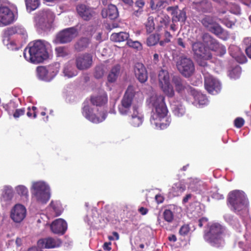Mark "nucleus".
Instances as JSON below:
<instances>
[{"label": "nucleus", "instance_id": "nucleus-5", "mask_svg": "<svg viewBox=\"0 0 251 251\" xmlns=\"http://www.w3.org/2000/svg\"><path fill=\"white\" fill-rule=\"evenodd\" d=\"M54 14L49 9L40 11L35 17V27L39 32L50 30L54 19Z\"/></svg>", "mask_w": 251, "mask_h": 251}, {"label": "nucleus", "instance_id": "nucleus-22", "mask_svg": "<svg viewBox=\"0 0 251 251\" xmlns=\"http://www.w3.org/2000/svg\"><path fill=\"white\" fill-rule=\"evenodd\" d=\"M136 77L141 83H144L148 79V74L144 65L140 63H136L134 67Z\"/></svg>", "mask_w": 251, "mask_h": 251}, {"label": "nucleus", "instance_id": "nucleus-60", "mask_svg": "<svg viewBox=\"0 0 251 251\" xmlns=\"http://www.w3.org/2000/svg\"><path fill=\"white\" fill-rule=\"evenodd\" d=\"M175 0H159L157 2V5L159 6H162L164 4H171L172 2H174Z\"/></svg>", "mask_w": 251, "mask_h": 251}, {"label": "nucleus", "instance_id": "nucleus-9", "mask_svg": "<svg viewBox=\"0 0 251 251\" xmlns=\"http://www.w3.org/2000/svg\"><path fill=\"white\" fill-rule=\"evenodd\" d=\"M59 65L56 64L54 65L49 66L48 67L43 66L38 67L37 68L38 77L46 81L51 80L59 72Z\"/></svg>", "mask_w": 251, "mask_h": 251}, {"label": "nucleus", "instance_id": "nucleus-1", "mask_svg": "<svg viewBox=\"0 0 251 251\" xmlns=\"http://www.w3.org/2000/svg\"><path fill=\"white\" fill-rule=\"evenodd\" d=\"M136 93L132 86H129L125 92L118 108L123 116L129 115V123L133 127H139L143 123L144 117L139 104L134 103Z\"/></svg>", "mask_w": 251, "mask_h": 251}, {"label": "nucleus", "instance_id": "nucleus-38", "mask_svg": "<svg viewBox=\"0 0 251 251\" xmlns=\"http://www.w3.org/2000/svg\"><path fill=\"white\" fill-rule=\"evenodd\" d=\"M15 190L18 195L24 198L25 201L28 200L29 197L28 190L25 186L23 185H18L15 187Z\"/></svg>", "mask_w": 251, "mask_h": 251}, {"label": "nucleus", "instance_id": "nucleus-29", "mask_svg": "<svg viewBox=\"0 0 251 251\" xmlns=\"http://www.w3.org/2000/svg\"><path fill=\"white\" fill-rule=\"evenodd\" d=\"M49 215L50 216L56 217L61 215L63 208L59 201H52L49 207Z\"/></svg>", "mask_w": 251, "mask_h": 251}, {"label": "nucleus", "instance_id": "nucleus-23", "mask_svg": "<svg viewBox=\"0 0 251 251\" xmlns=\"http://www.w3.org/2000/svg\"><path fill=\"white\" fill-rule=\"evenodd\" d=\"M229 51L231 56L240 63H245L247 58L241 52L239 47L235 46H230L229 48Z\"/></svg>", "mask_w": 251, "mask_h": 251}, {"label": "nucleus", "instance_id": "nucleus-31", "mask_svg": "<svg viewBox=\"0 0 251 251\" xmlns=\"http://www.w3.org/2000/svg\"><path fill=\"white\" fill-rule=\"evenodd\" d=\"M173 82L175 85L176 90L178 93H182L187 91L191 92V90H192L191 88L189 87H186L185 86L184 83L181 81V79L178 76H174L173 78Z\"/></svg>", "mask_w": 251, "mask_h": 251}, {"label": "nucleus", "instance_id": "nucleus-46", "mask_svg": "<svg viewBox=\"0 0 251 251\" xmlns=\"http://www.w3.org/2000/svg\"><path fill=\"white\" fill-rule=\"evenodd\" d=\"M126 44L129 47L135 49L140 50L142 49V44L137 41L128 39Z\"/></svg>", "mask_w": 251, "mask_h": 251}, {"label": "nucleus", "instance_id": "nucleus-62", "mask_svg": "<svg viewBox=\"0 0 251 251\" xmlns=\"http://www.w3.org/2000/svg\"><path fill=\"white\" fill-rule=\"evenodd\" d=\"M150 7L152 10H155L157 7H160L157 5V3L155 4L154 0H150Z\"/></svg>", "mask_w": 251, "mask_h": 251}, {"label": "nucleus", "instance_id": "nucleus-64", "mask_svg": "<svg viewBox=\"0 0 251 251\" xmlns=\"http://www.w3.org/2000/svg\"><path fill=\"white\" fill-rule=\"evenodd\" d=\"M155 200L157 201L158 203H161L163 202L164 201V198L163 196H162L161 195H156L155 197Z\"/></svg>", "mask_w": 251, "mask_h": 251}, {"label": "nucleus", "instance_id": "nucleus-20", "mask_svg": "<svg viewBox=\"0 0 251 251\" xmlns=\"http://www.w3.org/2000/svg\"><path fill=\"white\" fill-rule=\"evenodd\" d=\"M168 11L172 12L173 22H180L184 23L186 19V12L184 10L178 9V6H170L167 8Z\"/></svg>", "mask_w": 251, "mask_h": 251}, {"label": "nucleus", "instance_id": "nucleus-18", "mask_svg": "<svg viewBox=\"0 0 251 251\" xmlns=\"http://www.w3.org/2000/svg\"><path fill=\"white\" fill-rule=\"evenodd\" d=\"M61 243L58 238L48 237L39 240L38 241V245L40 248L51 249L59 247Z\"/></svg>", "mask_w": 251, "mask_h": 251}, {"label": "nucleus", "instance_id": "nucleus-30", "mask_svg": "<svg viewBox=\"0 0 251 251\" xmlns=\"http://www.w3.org/2000/svg\"><path fill=\"white\" fill-rule=\"evenodd\" d=\"M13 196L14 192L12 187L9 186H5L1 197V201L5 204H8L12 201Z\"/></svg>", "mask_w": 251, "mask_h": 251}, {"label": "nucleus", "instance_id": "nucleus-25", "mask_svg": "<svg viewBox=\"0 0 251 251\" xmlns=\"http://www.w3.org/2000/svg\"><path fill=\"white\" fill-rule=\"evenodd\" d=\"M209 48L211 50L215 51L217 55L221 56L226 52V47L213 39H210Z\"/></svg>", "mask_w": 251, "mask_h": 251}, {"label": "nucleus", "instance_id": "nucleus-52", "mask_svg": "<svg viewBox=\"0 0 251 251\" xmlns=\"http://www.w3.org/2000/svg\"><path fill=\"white\" fill-rule=\"evenodd\" d=\"M190 230L188 225H184L179 229V233L182 236H185L188 234Z\"/></svg>", "mask_w": 251, "mask_h": 251}, {"label": "nucleus", "instance_id": "nucleus-40", "mask_svg": "<svg viewBox=\"0 0 251 251\" xmlns=\"http://www.w3.org/2000/svg\"><path fill=\"white\" fill-rule=\"evenodd\" d=\"M202 25L208 30L216 24L214 18L205 16L201 20Z\"/></svg>", "mask_w": 251, "mask_h": 251}, {"label": "nucleus", "instance_id": "nucleus-8", "mask_svg": "<svg viewBox=\"0 0 251 251\" xmlns=\"http://www.w3.org/2000/svg\"><path fill=\"white\" fill-rule=\"evenodd\" d=\"M192 51L197 62L200 66H207L206 60L211 58L212 55L201 42H192Z\"/></svg>", "mask_w": 251, "mask_h": 251}, {"label": "nucleus", "instance_id": "nucleus-50", "mask_svg": "<svg viewBox=\"0 0 251 251\" xmlns=\"http://www.w3.org/2000/svg\"><path fill=\"white\" fill-rule=\"evenodd\" d=\"M22 36L24 39H25L27 37V33L25 29L21 26H16V33Z\"/></svg>", "mask_w": 251, "mask_h": 251}, {"label": "nucleus", "instance_id": "nucleus-28", "mask_svg": "<svg viewBox=\"0 0 251 251\" xmlns=\"http://www.w3.org/2000/svg\"><path fill=\"white\" fill-rule=\"evenodd\" d=\"M108 98L106 92L103 90L100 91V94L91 98V101L93 105L96 106H101L107 102Z\"/></svg>", "mask_w": 251, "mask_h": 251}, {"label": "nucleus", "instance_id": "nucleus-61", "mask_svg": "<svg viewBox=\"0 0 251 251\" xmlns=\"http://www.w3.org/2000/svg\"><path fill=\"white\" fill-rule=\"evenodd\" d=\"M172 38V35L170 33L166 31L164 33V39L165 43H169L171 41V39Z\"/></svg>", "mask_w": 251, "mask_h": 251}, {"label": "nucleus", "instance_id": "nucleus-21", "mask_svg": "<svg viewBox=\"0 0 251 251\" xmlns=\"http://www.w3.org/2000/svg\"><path fill=\"white\" fill-rule=\"evenodd\" d=\"M76 9L79 16L86 21L90 20L94 14L93 9L83 4H78Z\"/></svg>", "mask_w": 251, "mask_h": 251}, {"label": "nucleus", "instance_id": "nucleus-33", "mask_svg": "<svg viewBox=\"0 0 251 251\" xmlns=\"http://www.w3.org/2000/svg\"><path fill=\"white\" fill-rule=\"evenodd\" d=\"M171 107L174 114L177 117H181L185 113L184 107L178 102L172 103Z\"/></svg>", "mask_w": 251, "mask_h": 251}, {"label": "nucleus", "instance_id": "nucleus-56", "mask_svg": "<svg viewBox=\"0 0 251 251\" xmlns=\"http://www.w3.org/2000/svg\"><path fill=\"white\" fill-rule=\"evenodd\" d=\"M135 7L144 9L145 5V1L144 0H136L135 2Z\"/></svg>", "mask_w": 251, "mask_h": 251}, {"label": "nucleus", "instance_id": "nucleus-12", "mask_svg": "<svg viewBox=\"0 0 251 251\" xmlns=\"http://www.w3.org/2000/svg\"><path fill=\"white\" fill-rule=\"evenodd\" d=\"M202 73L204 75V86L206 90L213 95L218 94L221 89L219 81L205 70L202 71Z\"/></svg>", "mask_w": 251, "mask_h": 251}, {"label": "nucleus", "instance_id": "nucleus-27", "mask_svg": "<svg viewBox=\"0 0 251 251\" xmlns=\"http://www.w3.org/2000/svg\"><path fill=\"white\" fill-rule=\"evenodd\" d=\"M63 74L64 76L68 78L74 77L77 75L78 72L75 67L73 61H69L64 65Z\"/></svg>", "mask_w": 251, "mask_h": 251}, {"label": "nucleus", "instance_id": "nucleus-53", "mask_svg": "<svg viewBox=\"0 0 251 251\" xmlns=\"http://www.w3.org/2000/svg\"><path fill=\"white\" fill-rule=\"evenodd\" d=\"M219 20L222 23H223L228 28H231L233 25H234V23L229 20L228 17H226L223 19L221 18H219Z\"/></svg>", "mask_w": 251, "mask_h": 251}, {"label": "nucleus", "instance_id": "nucleus-63", "mask_svg": "<svg viewBox=\"0 0 251 251\" xmlns=\"http://www.w3.org/2000/svg\"><path fill=\"white\" fill-rule=\"evenodd\" d=\"M111 243L110 242H106L103 245V248L105 251H109L111 249Z\"/></svg>", "mask_w": 251, "mask_h": 251}, {"label": "nucleus", "instance_id": "nucleus-36", "mask_svg": "<svg viewBox=\"0 0 251 251\" xmlns=\"http://www.w3.org/2000/svg\"><path fill=\"white\" fill-rule=\"evenodd\" d=\"M25 2L29 12L36 10L40 5V0H25Z\"/></svg>", "mask_w": 251, "mask_h": 251}, {"label": "nucleus", "instance_id": "nucleus-42", "mask_svg": "<svg viewBox=\"0 0 251 251\" xmlns=\"http://www.w3.org/2000/svg\"><path fill=\"white\" fill-rule=\"evenodd\" d=\"M164 219L168 223H172L174 219L173 212L169 209H165L163 213Z\"/></svg>", "mask_w": 251, "mask_h": 251}, {"label": "nucleus", "instance_id": "nucleus-11", "mask_svg": "<svg viewBox=\"0 0 251 251\" xmlns=\"http://www.w3.org/2000/svg\"><path fill=\"white\" fill-rule=\"evenodd\" d=\"M177 69L185 77L192 75L195 71V67L192 60L187 57L181 56L176 63Z\"/></svg>", "mask_w": 251, "mask_h": 251}, {"label": "nucleus", "instance_id": "nucleus-14", "mask_svg": "<svg viewBox=\"0 0 251 251\" xmlns=\"http://www.w3.org/2000/svg\"><path fill=\"white\" fill-rule=\"evenodd\" d=\"M94 109L91 106L87 104V102L84 103V106L82 108L83 115L90 122L98 124L103 121L106 117V114L104 112H102L99 114L101 115V117L96 116V114H93Z\"/></svg>", "mask_w": 251, "mask_h": 251}, {"label": "nucleus", "instance_id": "nucleus-57", "mask_svg": "<svg viewBox=\"0 0 251 251\" xmlns=\"http://www.w3.org/2000/svg\"><path fill=\"white\" fill-rule=\"evenodd\" d=\"M218 37L224 40H226L229 38V34L227 31L223 29Z\"/></svg>", "mask_w": 251, "mask_h": 251}, {"label": "nucleus", "instance_id": "nucleus-47", "mask_svg": "<svg viewBox=\"0 0 251 251\" xmlns=\"http://www.w3.org/2000/svg\"><path fill=\"white\" fill-rule=\"evenodd\" d=\"M194 4L196 5V8L199 10H201L202 11H205L206 10L207 6L209 5L207 1L205 0H203L199 2H194Z\"/></svg>", "mask_w": 251, "mask_h": 251}, {"label": "nucleus", "instance_id": "nucleus-32", "mask_svg": "<svg viewBox=\"0 0 251 251\" xmlns=\"http://www.w3.org/2000/svg\"><path fill=\"white\" fill-rule=\"evenodd\" d=\"M186 189L185 185L181 182H178L173 184L170 193L174 196H178Z\"/></svg>", "mask_w": 251, "mask_h": 251}, {"label": "nucleus", "instance_id": "nucleus-39", "mask_svg": "<svg viewBox=\"0 0 251 251\" xmlns=\"http://www.w3.org/2000/svg\"><path fill=\"white\" fill-rule=\"evenodd\" d=\"M90 43V40L87 38H82L80 39L75 45L76 50L81 51L87 47Z\"/></svg>", "mask_w": 251, "mask_h": 251}, {"label": "nucleus", "instance_id": "nucleus-58", "mask_svg": "<svg viewBox=\"0 0 251 251\" xmlns=\"http://www.w3.org/2000/svg\"><path fill=\"white\" fill-rule=\"evenodd\" d=\"M25 110L24 108L18 109L16 110L15 112L13 114V116L15 118H19L20 116L24 114Z\"/></svg>", "mask_w": 251, "mask_h": 251}, {"label": "nucleus", "instance_id": "nucleus-24", "mask_svg": "<svg viewBox=\"0 0 251 251\" xmlns=\"http://www.w3.org/2000/svg\"><path fill=\"white\" fill-rule=\"evenodd\" d=\"M191 95L194 99V103L197 106L204 105L208 103V100L206 96L196 90H191Z\"/></svg>", "mask_w": 251, "mask_h": 251}, {"label": "nucleus", "instance_id": "nucleus-48", "mask_svg": "<svg viewBox=\"0 0 251 251\" xmlns=\"http://www.w3.org/2000/svg\"><path fill=\"white\" fill-rule=\"evenodd\" d=\"M223 29L222 27L217 24H215L209 30V31L215 34L216 36H218L221 32L222 31Z\"/></svg>", "mask_w": 251, "mask_h": 251}, {"label": "nucleus", "instance_id": "nucleus-7", "mask_svg": "<svg viewBox=\"0 0 251 251\" xmlns=\"http://www.w3.org/2000/svg\"><path fill=\"white\" fill-rule=\"evenodd\" d=\"M228 202L230 208L235 211L245 210L248 206V201L244 192L235 190L228 194Z\"/></svg>", "mask_w": 251, "mask_h": 251}, {"label": "nucleus", "instance_id": "nucleus-15", "mask_svg": "<svg viewBox=\"0 0 251 251\" xmlns=\"http://www.w3.org/2000/svg\"><path fill=\"white\" fill-rule=\"evenodd\" d=\"M75 63L77 69L86 70L92 66L93 56L88 53L78 55L75 57Z\"/></svg>", "mask_w": 251, "mask_h": 251}, {"label": "nucleus", "instance_id": "nucleus-44", "mask_svg": "<svg viewBox=\"0 0 251 251\" xmlns=\"http://www.w3.org/2000/svg\"><path fill=\"white\" fill-rule=\"evenodd\" d=\"M146 31L148 33L152 32L154 29V23L153 18L151 16L148 18L147 22L146 23Z\"/></svg>", "mask_w": 251, "mask_h": 251}, {"label": "nucleus", "instance_id": "nucleus-10", "mask_svg": "<svg viewBox=\"0 0 251 251\" xmlns=\"http://www.w3.org/2000/svg\"><path fill=\"white\" fill-rule=\"evenodd\" d=\"M159 84L163 92L169 97L174 95V91L170 84V75L168 72L165 70H161L158 74Z\"/></svg>", "mask_w": 251, "mask_h": 251}, {"label": "nucleus", "instance_id": "nucleus-41", "mask_svg": "<svg viewBox=\"0 0 251 251\" xmlns=\"http://www.w3.org/2000/svg\"><path fill=\"white\" fill-rule=\"evenodd\" d=\"M160 39L158 34H152L147 39V44L148 46H153L156 45Z\"/></svg>", "mask_w": 251, "mask_h": 251}, {"label": "nucleus", "instance_id": "nucleus-3", "mask_svg": "<svg viewBox=\"0 0 251 251\" xmlns=\"http://www.w3.org/2000/svg\"><path fill=\"white\" fill-rule=\"evenodd\" d=\"M50 48L48 42L38 40L28 44L25 50L24 56L27 61L38 64L49 57L48 50Z\"/></svg>", "mask_w": 251, "mask_h": 251}, {"label": "nucleus", "instance_id": "nucleus-6", "mask_svg": "<svg viewBox=\"0 0 251 251\" xmlns=\"http://www.w3.org/2000/svg\"><path fill=\"white\" fill-rule=\"evenodd\" d=\"M224 228L219 223L211 225L209 230L204 235V240L213 246L219 247L224 244Z\"/></svg>", "mask_w": 251, "mask_h": 251}, {"label": "nucleus", "instance_id": "nucleus-51", "mask_svg": "<svg viewBox=\"0 0 251 251\" xmlns=\"http://www.w3.org/2000/svg\"><path fill=\"white\" fill-rule=\"evenodd\" d=\"M55 50L58 56L65 57L68 54L67 50L63 47H58Z\"/></svg>", "mask_w": 251, "mask_h": 251}, {"label": "nucleus", "instance_id": "nucleus-13", "mask_svg": "<svg viewBox=\"0 0 251 251\" xmlns=\"http://www.w3.org/2000/svg\"><path fill=\"white\" fill-rule=\"evenodd\" d=\"M17 19V14L6 6H0V27L12 24Z\"/></svg>", "mask_w": 251, "mask_h": 251}, {"label": "nucleus", "instance_id": "nucleus-26", "mask_svg": "<svg viewBox=\"0 0 251 251\" xmlns=\"http://www.w3.org/2000/svg\"><path fill=\"white\" fill-rule=\"evenodd\" d=\"M103 18H108L111 20L116 19L118 16V11L117 7L113 5H108V8L103 9L101 11Z\"/></svg>", "mask_w": 251, "mask_h": 251}, {"label": "nucleus", "instance_id": "nucleus-49", "mask_svg": "<svg viewBox=\"0 0 251 251\" xmlns=\"http://www.w3.org/2000/svg\"><path fill=\"white\" fill-rule=\"evenodd\" d=\"M5 36H9L16 33V26H11L3 30Z\"/></svg>", "mask_w": 251, "mask_h": 251}, {"label": "nucleus", "instance_id": "nucleus-19", "mask_svg": "<svg viewBox=\"0 0 251 251\" xmlns=\"http://www.w3.org/2000/svg\"><path fill=\"white\" fill-rule=\"evenodd\" d=\"M51 231L55 234H63L67 228V224L62 219H58L54 221L50 226Z\"/></svg>", "mask_w": 251, "mask_h": 251}, {"label": "nucleus", "instance_id": "nucleus-35", "mask_svg": "<svg viewBox=\"0 0 251 251\" xmlns=\"http://www.w3.org/2000/svg\"><path fill=\"white\" fill-rule=\"evenodd\" d=\"M189 185L188 188L193 191L200 192L201 190V182L197 178H190L189 181Z\"/></svg>", "mask_w": 251, "mask_h": 251}, {"label": "nucleus", "instance_id": "nucleus-34", "mask_svg": "<svg viewBox=\"0 0 251 251\" xmlns=\"http://www.w3.org/2000/svg\"><path fill=\"white\" fill-rule=\"evenodd\" d=\"M129 34L126 32H120L118 33H113L110 36V39L116 42H123L128 40Z\"/></svg>", "mask_w": 251, "mask_h": 251}, {"label": "nucleus", "instance_id": "nucleus-17", "mask_svg": "<svg viewBox=\"0 0 251 251\" xmlns=\"http://www.w3.org/2000/svg\"><path fill=\"white\" fill-rule=\"evenodd\" d=\"M26 209L25 207L21 204H16L11 209L10 218L15 223H20L25 217Z\"/></svg>", "mask_w": 251, "mask_h": 251}, {"label": "nucleus", "instance_id": "nucleus-4", "mask_svg": "<svg viewBox=\"0 0 251 251\" xmlns=\"http://www.w3.org/2000/svg\"><path fill=\"white\" fill-rule=\"evenodd\" d=\"M31 193L32 199L41 204L46 203L50 198V189L49 184L44 181L32 183Z\"/></svg>", "mask_w": 251, "mask_h": 251}, {"label": "nucleus", "instance_id": "nucleus-16", "mask_svg": "<svg viewBox=\"0 0 251 251\" xmlns=\"http://www.w3.org/2000/svg\"><path fill=\"white\" fill-rule=\"evenodd\" d=\"M77 35L78 31L75 27L68 28L57 34L56 40L60 43L65 44L71 42Z\"/></svg>", "mask_w": 251, "mask_h": 251}, {"label": "nucleus", "instance_id": "nucleus-2", "mask_svg": "<svg viewBox=\"0 0 251 251\" xmlns=\"http://www.w3.org/2000/svg\"><path fill=\"white\" fill-rule=\"evenodd\" d=\"M164 100L163 96L157 94L152 95L149 100L152 107L151 123L158 129L166 128L171 123V119L167 116L168 110Z\"/></svg>", "mask_w": 251, "mask_h": 251}, {"label": "nucleus", "instance_id": "nucleus-45", "mask_svg": "<svg viewBox=\"0 0 251 251\" xmlns=\"http://www.w3.org/2000/svg\"><path fill=\"white\" fill-rule=\"evenodd\" d=\"M241 73V69L240 67H236L232 69L229 74V76L233 79H237L239 77Z\"/></svg>", "mask_w": 251, "mask_h": 251}, {"label": "nucleus", "instance_id": "nucleus-43", "mask_svg": "<svg viewBox=\"0 0 251 251\" xmlns=\"http://www.w3.org/2000/svg\"><path fill=\"white\" fill-rule=\"evenodd\" d=\"M243 44L246 46L247 55L250 58H251V38L246 37L244 38Z\"/></svg>", "mask_w": 251, "mask_h": 251}, {"label": "nucleus", "instance_id": "nucleus-54", "mask_svg": "<svg viewBox=\"0 0 251 251\" xmlns=\"http://www.w3.org/2000/svg\"><path fill=\"white\" fill-rule=\"evenodd\" d=\"M144 12V9L137 8V9H133L132 12V15L135 17H140Z\"/></svg>", "mask_w": 251, "mask_h": 251}, {"label": "nucleus", "instance_id": "nucleus-59", "mask_svg": "<svg viewBox=\"0 0 251 251\" xmlns=\"http://www.w3.org/2000/svg\"><path fill=\"white\" fill-rule=\"evenodd\" d=\"M103 75V71L100 68H97L95 73V76L97 78H101Z\"/></svg>", "mask_w": 251, "mask_h": 251}, {"label": "nucleus", "instance_id": "nucleus-55", "mask_svg": "<svg viewBox=\"0 0 251 251\" xmlns=\"http://www.w3.org/2000/svg\"><path fill=\"white\" fill-rule=\"evenodd\" d=\"M244 120L242 118H237L234 120V126L237 128L241 127L244 124Z\"/></svg>", "mask_w": 251, "mask_h": 251}, {"label": "nucleus", "instance_id": "nucleus-37", "mask_svg": "<svg viewBox=\"0 0 251 251\" xmlns=\"http://www.w3.org/2000/svg\"><path fill=\"white\" fill-rule=\"evenodd\" d=\"M120 70V67L118 65L112 68L108 75L107 79L108 82H114L116 80L119 74Z\"/></svg>", "mask_w": 251, "mask_h": 251}]
</instances>
